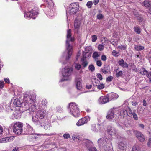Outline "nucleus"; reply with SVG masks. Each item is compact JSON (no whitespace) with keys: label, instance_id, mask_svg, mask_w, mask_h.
<instances>
[{"label":"nucleus","instance_id":"1","mask_svg":"<svg viewBox=\"0 0 151 151\" xmlns=\"http://www.w3.org/2000/svg\"><path fill=\"white\" fill-rule=\"evenodd\" d=\"M74 40V38L71 37V30L69 29L67 30V40L66 42V50L67 51V55L66 58V60L67 61L70 57L72 54L73 46L72 42Z\"/></svg>","mask_w":151,"mask_h":151},{"label":"nucleus","instance_id":"2","mask_svg":"<svg viewBox=\"0 0 151 151\" xmlns=\"http://www.w3.org/2000/svg\"><path fill=\"white\" fill-rule=\"evenodd\" d=\"M46 114V111L44 110H39L36 113L35 116H33L32 121L36 125H39L41 122H43V118Z\"/></svg>","mask_w":151,"mask_h":151},{"label":"nucleus","instance_id":"3","mask_svg":"<svg viewBox=\"0 0 151 151\" xmlns=\"http://www.w3.org/2000/svg\"><path fill=\"white\" fill-rule=\"evenodd\" d=\"M45 2L47 3V11L45 12L46 14L49 18H52L56 14L55 9L53 8V4L52 0H44Z\"/></svg>","mask_w":151,"mask_h":151},{"label":"nucleus","instance_id":"4","mask_svg":"<svg viewBox=\"0 0 151 151\" xmlns=\"http://www.w3.org/2000/svg\"><path fill=\"white\" fill-rule=\"evenodd\" d=\"M38 8L36 7L31 10L29 9L27 12H24V17L28 19H30L31 18L35 19L38 14Z\"/></svg>","mask_w":151,"mask_h":151},{"label":"nucleus","instance_id":"5","mask_svg":"<svg viewBox=\"0 0 151 151\" xmlns=\"http://www.w3.org/2000/svg\"><path fill=\"white\" fill-rule=\"evenodd\" d=\"M68 110L70 113L75 117H77L80 114L79 109L75 103H70L69 104Z\"/></svg>","mask_w":151,"mask_h":151},{"label":"nucleus","instance_id":"6","mask_svg":"<svg viewBox=\"0 0 151 151\" xmlns=\"http://www.w3.org/2000/svg\"><path fill=\"white\" fill-rule=\"evenodd\" d=\"M79 6L76 3H72L70 4L68 10L67 11V16L69 15L75 14L79 9Z\"/></svg>","mask_w":151,"mask_h":151},{"label":"nucleus","instance_id":"7","mask_svg":"<svg viewBox=\"0 0 151 151\" xmlns=\"http://www.w3.org/2000/svg\"><path fill=\"white\" fill-rule=\"evenodd\" d=\"M23 124L20 122L15 123L13 126V131L15 134L18 135L21 134L23 131Z\"/></svg>","mask_w":151,"mask_h":151},{"label":"nucleus","instance_id":"8","mask_svg":"<svg viewBox=\"0 0 151 151\" xmlns=\"http://www.w3.org/2000/svg\"><path fill=\"white\" fill-rule=\"evenodd\" d=\"M116 109L113 108L109 110L107 112L106 118L109 120H114L116 119V115H115Z\"/></svg>","mask_w":151,"mask_h":151},{"label":"nucleus","instance_id":"9","mask_svg":"<svg viewBox=\"0 0 151 151\" xmlns=\"http://www.w3.org/2000/svg\"><path fill=\"white\" fill-rule=\"evenodd\" d=\"M73 70L72 67H65L62 70L63 76L65 78L70 76Z\"/></svg>","mask_w":151,"mask_h":151},{"label":"nucleus","instance_id":"10","mask_svg":"<svg viewBox=\"0 0 151 151\" xmlns=\"http://www.w3.org/2000/svg\"><path fill=\"white\" fill-rule=\"evenodd\" d=\"M91 54V53H86L84 52L83 57L82 58L81 60L82 66H86L87 65L88 63L85 58L90 57Z\"/></svg>","mask_w":151,"mask_h":151},{"label":"nucleus","instance_id":"11","mask_svg":"<svg viewBox=\"0 0 151 151\" xmlns=\"http://www.w3.org/2000/svg\"><path fill=\"white\" fill-rule=\"evenodd\" d=\"M35 98V97L32 95H28L24 97V100L27 103V104H29L33 103Z\"/></svg>","mask_w":151,"mask_h":151},{"label":"nucleus","instance_id":"12","mask_svg":"<svg viewBox=\"0 0 151 151\" xmlns=\"http://www.w3.org/2000/svg\"><path fill=\"white\" fill-rule=\"evenodd\" d=\"M134 132L139 141L141 142H143L145 141V136L140 132L135 130L134 131Z\"/></svg>","mask_w":151,"mask_h":151},{"label":"nucleus","instance_id":"13","mask_svg":"<svg viewBox=\"0 0 151 151\" xmlns=\"http://www.w3.org/2000/svg\"><path fill=\"white\" fill-rule=\"evenodd\" d=\"M99 145V146H104L107 143H109L110 141L106 138L99 139L98 141Z\"/></svg>","mask_w":151,"mask_h":151},{"label":"nucleus","instance_id":"14","mask_svg":"<svg viewBox=\"0 0 151 151\" xmlns=\"http://www.w3.org/2000/svg\"><path fill=\"white\" fill-rule=\"evenodd\" d=\"M90 120L89 117H84L79 119L76 123V125L78 126H80L87 123Z\"/></svg>","mask_w":151,"mask_h":151},{"label":"nucleus","instance_id":"15","mask_svg":"<svg viewBox=\"0 0 151 151\" xmlns=\"http://www.w3.org/2000/svg\"><path fill=\"white\" fill-rule=\"evenodd\" d=\"M107 131L109 134L111 135H114L117 134V130L111 126L107 127Z\"/></svg>","mask_w":151,"mask_h":151},{"label":"nucleus","instance_id":"16","mask_svg":"<svg viewBox=\"0 0 151 151\" xmlns=\"http://www.w3.org/2000/svg\"><path fill=\"white\" fill-rule=\"evenodd\" d=\"M82 80L79 77H76L75 79V82L77 89L80 90L82 88Z\"/></svg>","mask_w":151,"mask_h":151},{"label":"nucleus","instance_id":"17","mask_svg":"<svg viewBox=\"0 0 151 151\" xmlns=\"http://www.w3.org/2000/svg\"><path fill=\"white\" fill-rule=\"evenodd\" d=\"M80 27V21L77 19H76L75 21L74 30L75 32L78 33L79 29Z\"/></svg>","mask_w":151,"mask_h":151},{"label":"nucleus","instance_id":"18","mask_svg":"<svg viewBox=\"0 0 151 151\" xmlns=\"http://www.w3.org/2000/svg\"><path fill=\"white\" fill-rule=\"evenodd\" d=\"M101 126L99 124H93L91 126V129L92 130L96 132H101Z\"/></svg>","mask_w":151,"mask_h":151},{"label":"nucleus","instance_id":"19","mask_svg":"<svg viewBox=\"0 0 151 151\" xmlns=\"http://www.w3.org/2000/svg\"><path fill=\"white\" fill-rule=\"evenodd\" d=\"M26 134H33L34 133V131L33 128L28 124H26Z\"/></svg>","mask_w":151,"mask_h":151},{"label":"nucleus","instance_id":"20","mask_svg":"<svg viewBox=\"0 0 151 151\" xmlns=\"http://www.w3.org/2000/svg\"><path fill=\"white\" fill-rule=\"evenodd\" d=\"M37 106L35 104H33L28 109L26 110L27 112L29 113L30 114H32L34 111H35L37 109Z\"/></svg>","mask_w":151,"mask_h":151},{"label":"nucleus","instance_id":"21","mask_svg":"<svg viewBox=\"0 0 151 151\" xmlns=\"http://www.w3.org/2000/svg\"><path fill=\"white\" fill-rule=\"evenodd\" d=\"M99 101L101 104H104L108 102L109 101V99L106 96H102L99 99Z\"/></svg>","mask_w":151,"mask_h":151},{"label":"nucleus","instance_id":"22","mask_svg":"<svg viewBox=\"0 0 151 151\" xmlns=\"http://www.w3.org/2000/svg\"><path fill=\"white\" fill-rule=\"evenodd\" d=\"M83 143L84 144V145L88 149V148L91 147V146L93 145V143L91 141L88 139H84L83 141Z\"/></svg>","mask_w":151,"mask_h":151},{"label":"nucleus","instance_id":"23","mask_svg":"<svg viewBox=\"0 0 151 151\" xmlns=\"http://www.w3.org/2000/svg\"><path fill=\"white\" fill-rule=\"evenodd\" d=\"M40 125L41 127H44V129L46 130L49 129L50 128V124L47 121H46L43 124L42 122H41Z\"/></svg>","mask_w":151,"mask_h":151},{"label":"nucleus","instance_id":"24","mask_svg":"<svg viewBox=\"0 0 151 151\" xmlns=\"http://www.w3.org/2000/svg\"><path fill=\"white\" fill-rule=\"evenodd\" d=\"M13 104L15 107H20L22 105V103L19 99H16L13 102Z\"/></svg>","mask_w":151,"mask_h":151},{"label":"nucleus","instance_id":"25","mask_svg":"<svg viewBox=\"0 0 151 151\" xmlns=\"http://www.w3.org/2000/svg\"><path fill=\"white\" fill-rule=\"evenodd\" d=\"M145 6L149 8V11L151 9V1L148 0H145L143 2Z\"/></svg>","mask_w":151,"mask_h":151},{"label":"nucleus","instance_id":"26","mask_svg":"<svg viewBox=\"0 0 151 151\" xmlns=\"http://www.w3.org/2000/svg\"><path fill=\"white\" fill-rule=\"evenodd\" d=\"M119 147L120 149L125 150L126 148V145L123 142H121L119 144Z\"/></svg>","mask_w":151,"mask_h":151},{"label":"nucleus","instance_id":"27","mask_svg":"<svg viewBox=\"0 0 151 151\" xmlns=\"http://www.w3.org/2000/svg\"><path fill=\"white\" fill-rule=\"evenodd\" d=\"M134 32L138 34H140L141 32V30L140 27L137 26H134Z\"/></svg>","mask_w":151,"mask_h":151},{"label":"nucleus","instance_id":"28","mask_svg":"<svg viewBox=\"0 0 151 151\" xmlns=\"http://www.w3.org/2000/svg\"><path fill=\"white\" fill-rule=\"evenodd\" d=\"M14 138V136H11L9 137H7L3 139V141H4V139L6 142H9L12 140H13Z\"/></svg>","mask_w":151,"mask_h":151},{"label":"nucleus","instance_id":"29","mask_svg":"<svg viewBox=\"0 0 151 151\" xmlns=\"http://www.w3.org/2000/svg\"><path fill=\"white\" fill-rule=\"evenodd\" d=\"M120 115L123 116V117L126 116L127 115V109L122 110L120 112Z\"/></svg>","mask_w":151,"mask_h":151},{"label":"nucleus","instance_id":"30","mask_svg":"<svg viewBox=\"0 0 151 151\" xmlns=\"http://www.w3.org/2000/svg\"><path fill=\"white\" fill-rule=\"evenodd\" d=\"M6 107V110L7 112H9L12 111L13 109L11 107V103L8 104H7Z\"/></svg>","mask_w":151,"mask_h":151},{"label":"nucleus","instance_id":"31","mask_svg":"<svg viewBox=\"0 0 151 151\" xmlns=\"http://www.w3.org/2000/svg\"><path fill=\"white\" fill-rule=\"evenodd\" d=\"M134 49L137 51H140L143 50L144 49V47L143 46L138 45H135Z\"/></svg>","mask_w":151,"mask_h":151},{"label":"nucleus","instance_id":"32","mask_svg":"<svg viewBox=\"0 0 151 151\" xmlns=\"http://www.w3.org/2000/svg\"><path fill=\"white\" fill-rule=\"evenodd\" d=\"M118 63L121 66H128L127 64L124 62V60L122 59L119 60Z\"/></svg>","mask_w":151,"mask_h":151},{"label":"nucleus","instance_id":"33","mask_svg":"<svg viewBox=\"0 0 151 151\" xmlns=\"http://www.w3.org/2000/svg\"><path fill=\"white\" fill-rule=\"evenodd\" d=\"M126 109H127V115L129 117L132 116V114L133 113L134 111H132L130 108L128 107L126 108Z\"/></svg>","mask_w":151,"mask_h":151},{"label":"nucleus","instance_id":"34","mask_svg":"<svg viewBox=\"0 0 151 151\" xmlns=\"http://www.w3.org/2000/svg\"><path fill=\"white\" fill-rule=\"evenodd\" d=\"M139 71L140 73L142 75H145L147 73V71L142 67L141 68Z\"/></svg>","mask_w":151,"mask_h":151},{"label":"nucleus","instance_id":"35","mask_svg":"<svg viewBox=\"0 0 151 151\" xmlns=\"http://www.w3.org/2000/svg\"><path fill=\"white\" fill-rule=\"evenodd\" d=\"M86 53H91L92 52V50L91 47L88 46L86 47L85 48V51H84Z\"/></svg>","mask_w":151,"mask_h":151},{"label":"nucleus","instance_id":"36","mask_svg":"<svg viewBox=\"0 0 151 151\" xmlns=\"http://www.w3.org/2000/svg\"><path fill=\"white\" fill-rule=\"evenodd\" d=\"M101 71L105 74L107 73L109 70V67H105L103 69H101Z\"/></svg>","mask_w":151,"mask_h":151},{"label":"nucleus","instance_id":"37","mask_svg":"<svg viewBox=\"0 0 151 151\" xmlns=\"http://www.w3.org/2000/svg\"><path fill=\"white\" fill-rule=\"evenodd\" d=\"M109 145V143H107L106 145L104 147L105 151H111V147Z\"/></svg>","mask_w":151,"mask_h":151},{"label":"nucleus","instance_id":"38","mask_svg":"<svg viewBox=\"0 0 151 151\" xmlns=\"http://www.w3.org/2000/svg\"><path fill=\"white\" fill-rule=\"evenodd\" d=\"M18 116L19 114L17 111H14L12 116V118L13 119L18 118Z\"/></svg>","mask_w":151,"mask_h":151},{"label":"nucleus","instance_id":"39","mask_svg":"<svg viewBox=\"0 0 151 151\" xmlns=\"http://www.w3.org/2000/svg\"><path fill=\"white\" fill-rule=\"evenodd\" d=\"M93 85L94 86H97V88L99 89H102L104 88V84H101L98 85L95 84H93Z\"/></svg>","mask_w":151,"mask_h":151},{"label":"nucleus","instance_id":"40","mask_svg":"<svg viewBox=\"0 0 151 151\" xmlns=\"http://www.w3.org/2000/svg\"><path fill=\"white\" fill-rule=\"evenodd\" d=\"M93 5V2L92 1H89L87 2L86 4V6L88 8H90Z\"/></svg>","mask_w":151,"mask_h":151},{"label":"nucleus","instance_id":"41","mask_svg":"<svg viewBox=\"0 0 151 151\" xmlns=\"http://www.w3.org/2000/svg\"><path fill=\"white\" fill-rule=\"evenodd\" d=\"M117 70H118V69H117L116 70V77H119L121 76L122 75V71H120L117 72Z\"/></svg>","mask_w":151,"mask_h":151},{"label":"nucleus","instance_id":"42","mask_svg":"<svg viewBox=\"0 0 151 151\" xmlns=\"http://www.w3.org/2000/svg\"><path fill=\"white\" fill-rule=\"evenodd\" d=\"M112 55L114 56L118 57L119 55V52H117L115 50H113L112 52Z\"/></svg>","mask_w":151,"mask_h":151},{"label":"nucleus","instance_id":"43","mask_svg":"<svg viewBox=\"0 0 151 151\" xmlns=\"http://www.w3.org/2000/svg\"><path fill=\"white\" fill-rule=\"evenodd\" d=\"M138 146L137 145H134L133 147L132 151H139Z\"/></svg>","mask_w":151,"mask_h":151},{"label":"nucleus","instance_id":"44","mask_svg":"<svg viewBox=\"0 0 151 151\" xmlns=\"http://www.w3.org/2000/svg\"><path fill=\"white\" fill-rule=\"evenodd\" d=\"M118 48L122 50H125L126 49V46L125 45L119 46L118 47Z\"/></svg>","mask_w":151,"mask_h":151},{"label":"nucleus","instance_id":"45","mask_svg":"<svg viewBox=\"0 0 151 151\" xmlns=\"http://www.w3.org/2000/svg\"><path fill=\"white\" fill-rule=\"evenodd\" d=\"M133 116L134 119L135 120H138V118L137 114L134 112L133 114H132V116Z\"/></svg>","mask_w":151,"mask_h":151},{"label":"nucleus","instance_id":"46","mask_svg":"<svg viewBox=\"0 0 151 151\" xmlns=\"http://www.w3.org/2000/svg\"><path fill=\"white\" fill-rule=\"evenodd\" d=\"M56 109L58 112L61 113L63 110V108L61 106H59L57 107Z\"/></svg>","mask_w":151,"mask_h":151},{"label":"nucleus","instance_id":"47","mask_svg":"<svg viewBox=\"0 0 151 151\" xmlns=\"http://www.w3.org/2000/svg\"><path fill=\"white\" fill-rule=\"evenodd\" d=\"M88 150L89 151H97L96 148L93 146H91L90 148H88Z\"/></svg>","mask_w":151,"mask_h":151},{"label":"nucleus","instance_id":"48","mask_svg":"<svg viewBox=\"0 0 151 151\" xmlns=\"http://www.w3.org/2000/svg\"><path fill=\"white\" fill-rule=\"evenodd\" d=\"M92 41L94 42H95L97 39V37L96 35H93L91 37Z\"/></svg>","mask_w":151,"mask_h":151},{"label":"nucleus","instance_id":"49","mask_svg":"<svg viewBox=\"0 0 151 151\" xmlns=\"http://www.w3.org/2000/svg\"><path fill=\"white\" fill-rule=\"evenodd\" d=\"M104 49V46L101 44H99L98 46V49L100 51Z\"/></svg>","mask_w":151,"mask_h":151},{"label":"nucleus","instance_id":"50","mask_svg":"<svg viewBox=\"0 0 151 151\" xmlns=\"http://www.w3.org/2000/svg\"><path fill=\"white\" fill-rule=\"evenodd\" d=\"M97 17L98 19L100 20L103 18V16L102 14H99L97 15Z\"/></svg>","mask_w":151,"mask_h":151},{"label":"nucleus","instance_id":"51","mask_svg":"<svg viewBox=\"0 0 151 151\" xmlns=\"http://www.w3.org/2000/svg\"><path fill=\"white\" fill-rule=\"evenodd\" d=\"M63 137L65 139H67L70 137V136L69 134H65L63 135Z\"/></svg>","mask_w":151,"mask_h":151},{"label":"nucleus","instance_id":"52","mask_svg":"<svg viewBox=\"0 0 151 151\" xmlns=\"http://www.w3.org/2000/svg\"><path fill=\"white\" fill-rule=\"evenodd\" d=\"M99 56L98 53L96 52H94L93 55V57L95 58L98 57Z\"/></svg>","mask_w":151,"mask_h":151},{"label":"nucleus","instance_id":"53","mask_svg":"<svg viewBox=\"0 0 151 151\" xmlns=\"http://www.w3.org/2000/svg\"><path fill=\"white\" fill-rule=\"evenodd\" d=\"M113 78L112 76H110L108 77L106 79V80L108 82L111 81Z\"/></svg>","mask_w":151,"mask_h":151},{"label":"nucleus","instance_id":"54","mask_svg":"<svg viewBox=\"0 0 151 151\" xmlns=\"http://www.w3.org/2000/svg\"><path fill=\"white\" fill-rule=\"evenodd\" d=\"M101 59L103 61H105L106 60L107 58L105 55H103L101 56Z\"/></svg>","mask_w":151,"mask_h":151},{"label":"nucleus","instance_id":"55","mask_svg":"<svg viewBox=\"0 0 151 151\" xmlns=\"http://www.w3.org/2000/svg\"><path fill=\"white\" fill-rule=\"evenodd\" d=\"M135 57L137 58H139L141 59V55L140 53H139L138 54H136L135 55Z\"/></svg>","mask_w":151,"mask_h":151},{"label":"nucleus","instance_id":"56","mask_svg":"<svg viewBox=\"0 0 151 151\" xmlns=\"http://www.w3.org/2000/svg\"><path fill=\"white\" fill-rule=\"evenodd\" d=\"M4 81H0V88H2L4 86Z\"/></svg>","mask_w":151,"mask_h":151},{"label":"nucleus","instance_id":"57","mask_svg":"<svg viewBox=\"0 0 151 151\" xmlns=\"http://www.w3.org/2000/svg\"><path fill=\"white\" fill-rule=\"evenodd\" d=\"M47 104V102L46 99L43 100L42 101V104L44 105H46Z\"/></svg>","mask_w":151,"mask_h":151},{"label":"nucleus","instance_id":"58","mask_svg":"<svg viewBox=\"0 0 151 151\" xmlns=\"http://www.w3.org/2000/svg\"><path fill=\"white\" fill-rule=\"evenodd\" d=\"M96 64L98 66H101L102 62L100 60H98L96 62Z\"/></svg>","mask_w":151,"mask_h":151},{"label":"nucleus","instance_id":"59","mask_svg":"<svg viewBox=\"0 0 151 151\" xmlns=\"http://www.w3.org/2000/svg\"><path fill=\"white\" fill-rule=\"evenodd\" d=\"M97 77L99 78L100 80H101L102 79V76L100 74H98L97 75Z\"/></svg>","mask_w":151,"mask_h":151},{"label":"nucleus","instance_id":"60","mask_svg":"<svg viewBox=\"0 0 151 151\" xmlns=\"http://www.w3.org/2000/svg\"><path fill=\"white\" fill-rule=\"evenodd\" d=\"M138 126L139 127L142 129H144L145 127L144 125L142 124H138Z\"/></svg>","mask_w":151,"mask_h":151},{"label":"nucleus","instance_id":"61","mask_svg":"<svg viewBox=\"0 0 151 151\" xmlns=\"http://www.w3.org/2000/svg\"><path fill=\"white\" fill-rule=\"evenodd\" d=\"M89 69L91 71H92L95 69L94 67H89Z\"/></svg>","mask_w":151,"mask_h":151},{"label":"nucleus","instance_id":"62","mask_svg":"<svg viewBox=\"0 0 151 151\" xmlns=\"http://www.w3.org/2000/svg\"><path fill=\"white\" fill-rule=\"evenodd\" d=\"M4 81L6 83H10L9 80V79L6 78H5Z\"/></svg>","mask_w":151,"mask_h":151},{"label":"nucleus","instance_id":"63","mask_svg":"<svg viewBox=\"0 0 151 151\" xmlns=\"http://www.w3.org/2000/svg\"><path fill=\"white\" fill-rule=\"evenodd\" d=\"M92 86V85H87L86 86V88L87 89H89L91 88Z\"/></svg>","mask_w":151,"mask_h":151},{"label":"nucleus","instance_id":"64","mask_svg":"<svg viewBox=\"0 0 151 151\" xmlns=\"http://www.w3.org/2000/svg\"><path fill=\"white\" fill-rule=\"evenodd\" d=\"M151 142V138H150L148 140V142L147 143V145L148 146H150V143Z\"/></svg>","mask_w":151,"mask_h":151}]
</instances>
